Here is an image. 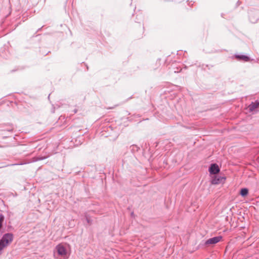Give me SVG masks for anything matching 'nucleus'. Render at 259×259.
<instances>
[{"label": "nucleus", "mask_w": 259, "mask_h": 259, "mask_svg": "<svg viewBox=\"0 0 259 259\" xmlns=\"http://www.w3.org/2000/svg\"><path fill=\"white\" fill-rule=\"evenodd\" d=\"M235 58L239 60H243L245 62L249 61V57L245 55H236Z\"/></svg>", "instance_id": "obj_7"}, {"label": "nucleus", "mask_w": 259, "mask_h": 259, "mask_svg": "<svg viewBox=\"0 0 259 259\" xmlns=\"http://www.w3.org/2000/svg\"><path fill=\"white\" fill-rule=\"evenodd\" d=\"M4 217L3 215H0V229L2 228V223L4 221Z\"/></svg>", "instance_id": "obj_9"}, {"label": "nucleus", "mask_w": 259, "mask_h": 259, "mask_svg": "<svg viewBox=\"0 0 259 259\" xmlns=\"http://www.w3.org/2000/svg\"><path fill=\"white\" fill-rule=\"evenodd\" d=\"M248 193V190L246 188L242 189L240 190V194L242 196H246Z\"/></svg>", "instance_id": "obj_8"}, {"label": "nucleus", "mask_w": 259, "mask_h": 259, "mask_svg": "<svg viewBox=\"0 0 259 259\" xmlns=\"http://www.w3.org/2000/svg\"><path fill=\"white\" fill-rule=\"evenodd\" d=\"M13 239V235L10 233H7L3 236L0 241L2 244H3L4 245H5V247H6L12 242Z\"/></svg>", "instance_id": "obj_2"}, {"label": "nucleus", "mask_w": 259, "mask_h": 259, "mask_svg": "<svg viewBox=\"0 0 259 259\" xmlns=\"http://www.w3.org/2000/svg\"><path fill=\"white\" fill-rule=\"evenodd\" d=\"M226 178L224 177L214 176L211 181L212 185H218L221 183L224 184L225 182Z\"/></svg>", "instance_id": "obj_3"}, {"label": "nucleus", "mask_w": 259, "mask_h": 259, "mask_svg": "<svg viewBox=\"0 0 259 259\" xmlns=\"http://www.w3.org/2000/svg\"><path fill=\"white\" fill-rule=\"evenodd\" d=\"M259 108V102L258 101H255L254 103H252L250 105H249L247 109L249 111L252 112L255 111V110Z\"/></svg>", "instance_id": "obj_6"}, {"label": "nucleus", "mask_w": 259, "mask_h": 259, "mask_svg": "<svg viewBox=\"0 0 259 259\" xmlns=\"http://www.w3.org/2000/svg\"><path fill=\"white\" fill-rule=\"evenodd\" d=\"M209 172L211 174H217L220 171V168L216 164H212L209 168Z\"/></svg>", "instance_id": "obj_5"}, {"label": "nucleus", "mask_w": 259, "mask_h": 259, "mask_svg": "<svg viewBox=\"0 0 259 259\" xmlns=\"http://www.w3.org/2000/svg\"><path fill=\"white\" fill-rule=\"evenodd\" d=\"M56 248L58 255L61 257L60 259H67L68 257L66 249L62 244H59Z\"/></svg>", "instance_id": "obj_1"}, {"label": "nucleus", "mask_w": 259, "mask_h": 259, "mask_svg": "<svg viewBox=\"0 0 259 259\" xmlns=\"http://www.w3.org/2000/svg\"><path fill=\"white\" fill-rule=\"evenodd\" d=\"M222 237L221 236H217L208 239L205 242V244L210 245V244H214L219 241H220L222 239Z\"/></svg>", "instance_id": "obj_4"}, {"label": "nucleus", "mask_w": 259, "mask_h": 259, "mask_svg": "<svg viewBox=\"0 0 259 259\" xmlns=\"http://www.w3.org/2000/svg\"><path fill=\"white\" fill-rule=\"evenodd\" d=\"M5 247V245H4L3 244H2V242L0 241V251L3 250Z\"/></svg>", "instance_id": "obj_10"}]
</instances>
